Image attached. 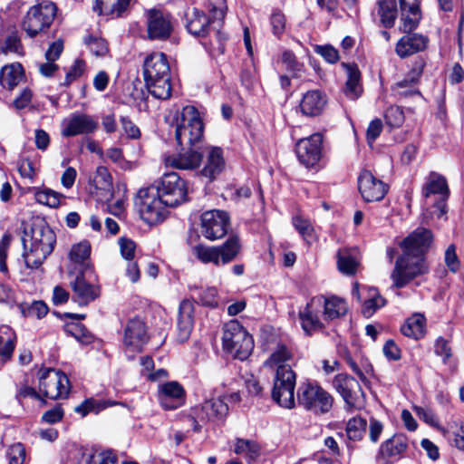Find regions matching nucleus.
<instances>
[{
    "mask_svg": "<svg viewBox=\"0 0 464 464\" xmlns=\"http://www.w3.org/2000/svg\"><path fill=\"white\" fill-rule=\"evenodd\" d=\"M208 11L211 18L201 10L188 8L185 14L186 28L196 36H205L212 31L220 43L219 51L223 53L222 42L227 39V35L220 31V27L227 11L226 0H208Z\"/></svg>",
    "mask_w": 464,
    "mask_h": 464,
    "instance_id": "1",
    "label": "nucleus"
},
{
    "mask_svg": "<svg viewBox=\"0 0 464 464\" xmlns=\"http://www.w3.org/2000/svg\"><path fill=\"white\" fill-rule=\"evenodd\" d=\"M143 79L148 92L156 99L171 96L170 66L163 53H152L143 62Z\"/></svg>",
    "mask_w": 464,
    "mask_h": 464,
    "instance_id": "2",
    "label": "nucleus"
},
{
    "mask_svg": "<svg viewBox=\"0 0 464 464\" xmlns=\"http://www.w3.org/2000/svg\"><path fill=\"white\" fill-rule=\"evenodd\" d=\"M173 127L176 142L182 150L197 146L203 140L204 123L194 106H185L181 111H177Z\"/></svg>",
    "mask_w": 464,
    "mask_h": 464,
    "instance_id": "3",
    "label": "nucleus"
},
{
    "mask_svg": "<svg viewBox=\"0 0 464 464\" xmlns=\"http://www.w3.org/2000/svg\"><path fill=\"white\" fill-rule=\"evenodd\" d=\"M67 271L76 301L81 305H86L99 297V287L88 282L93 275L90 263H69Z\"/></svg>",
    "mask_w": 464,
    "mask_h": 464,
    "instance_id": "4",
    "label": "nucleus"
},
{
    "mask_svg": "<svg viewBox=\"0 0 464 464\" xmlns=\"http://www.w3.org/2000/svg\"><path fill=\"white\" fill-rule=\"evenodd\" d=\"M134 204L141 219L150 226L162 222L169 215V208L161 199L156 187L139 189Z\"/></svg>",
    "mask_w": 464,
    "mask_h": 464,
    "instance_id": "5",
    "label": "nucleus"
},
{
    "mask_svg": "<svg viewBox=\"0 0 464 464\" xmlns=\"http://www.w3.org/2000/svg\"><path fill=\"white\" fill-rule=\"evenodd\" d=\"M222 346L234 358L243 361L251 354L254 340L237 320H230L223 327Z\"/></svg>",
    "mask_w": 464,
    "mask_h": 464,
    "instance_id": "6",
    "label": "nucleus"
},
{
    "mask_svg": "<svg viewBox=\"0 0 464 464\" xmlns=\"http://www.w3.org/2000/svg\"><path fill=\"white\" fill-rule=\"evenodd\" d=\"M57 7L50 1H44L32 6L22 22V29L33 38L44 33L53 24Z\"/></svg>",
    "mask_w": 464,
    "mask_h": 464,
    "instance_id": "7",
    "label": "nucleus"
},
{
    "mask_svg": "<svg viewBox=\"0 0 464 464\" xmlns=\"http://www.w3.org/2000/svg\"><path fill=\"white\" fill-rule=\"evenodd\" d=\"M297 401L315 414H324L332 409L334 398L318 384L304 382L297 390Z\"/></svg>",
    "mask_w": 464,
    "mask_h": 464,
    "instance_id": "8",
    "label": "nucleus"
},
{
    "mask_svg": "<svg viewBox=\"0 0 464 464\" xmlns=\"http://www.w3.org/2000/svg\"><path fill=\"white\" fill-rule=\"evenodd\" d=\"M152 187L169 208H176L188 200L187 183L176 172L164 174Z\"/></svg>",
    "mask_w": 464,
    "mask_h": 464,
    "instance_id": "9",
    "label": "nucleus"
},
{
    "mask_svg": "<svg viewBox=\"0 0 464 464\" xmlns=\"http://www.w3.org/2000/svg\"><path fill=\"white\" fill-rule=\"evenodd\" d=\"M295 373L291 366H281L276 369L272 398L281 407L292 409L295 407Z\"/></svg>",
    "mask_w": 464,
    "mask_h": 464,
    "instance_id": "10",
    "label": "nucleus"
},
{
    "mask_svg": "<svg viewBox=\"0 0 464 464\" xmlns=\"http://www.w3.org/2000/svg\"><path fill=\"white\" fill-rule=\"evenodd\" d=\"M39 391L44 397L51 400L65 398L70 391L69 379L60 371L46 369L40 374Z\"/></svg>",
    "mask_w": 464,
    "mask_h": 464,
    "instance_id": "11",
    "label": "nucleus"
},
{
    "mask_svg": "<svg viewBox=\"0 0 464 464\" xmlns=\"http://www.w3.org/2000/svg\"><path fill=\"white\" fill-rule=\"evenodd\" d=\"M229 227L230 217L224 210H208L200 217L201 234L208 240L214 241L224 237Z\"/></svg>",
    "mask_w": 464,
    "mask_h": 464,
    "instance_id": "12",
    "label": "nucleus"
},
{
    "mask_svg": "<svg viewBox=\"0 0 464 464\" xmlns=\"http://www.w3.org/2000/svg\"><path fill=\"white\" fill-rule=\"evenodd\" d=\"M333 385L345 401L348 411L362 408L363 392L355 378L345 373H340L334 378Z\"/></svg>",
    "mask_w": 464,
    "mask_h": 464,
    "instance_id": "13",
    "label": "nucleus"
},
{
    "mask_svg": "<svg viewBox=\"0 0 464 464\" xmlns=\"http://www.w3.org/2000/svg\"><path fill=\"white\" fill-rule=\"evenodd\" d=\"M241 249V244L237 236L229 237L221 246L196 247L197 256L200 261H230L237 257Z\"/></svg>",
    "mask_w": 464,
    "mask_h": 464,
    "instance_id": "14",
    "label": "nucleus"
},
{
    "mask_svg": "<svg viewBox=\"0 0 464 464\" xmlns=\"http://www.w3.org/2000/svg\"><path fill=\"white\" fill-rule=\"evenodd\" d=\"M148 341L149 334L145 322L138 317L130 319L123 332V345L126 353H140Z\"/></svg>",
    "mask_w": 464,
    "mask_h": 464,
    "instance_id": "15",
    "label": "nucleus"
},
{
    "mask_svg": "<svg viewBox=\"0 0 464 464\" xmlns=\"http://www.w3.org/2000/svg\"><path fill=\"white\" fill-rule=\"evenodd\" d=\"M432 239L430 230L419 227L401 241L400 247L406 257H420L430 248Z\"/></svg>",
    "mask_w": 464,
    "mask_h": 464,
    "instance_id": "16",
    "label": "nucleus"
},
{
    "mask_svg": "<svg viewBox=\"0 0 464 464\" xmlns=\"http://www.w3.org/2000/svg\"><path fill=\"white\" fill-rule=\"evenodd\" d=\"M323 136L314 133L300 139L295 145V151L299 161L306 168L314 167L322 157Z\"/></svg>",
    "mask_w": 464,
    "mask_h": 464,
    "instance_id": "17",
    "label": "nucleus"
},
{
    "mask_svg": "<svg viewBox=\"0 0 464 464\" xmlns=\"http://www.w3.org/2000/svg\"><path fill=\"white\" fill-rule=\"evenodd\" d=\"M449 193L450 191L446 179L437 172H430L422 188V195L426 198L436 194L441 197V200L434 206L435 210L433 211V214H435L438 218L446 215L445 200L448 198Z\"/></svg>",
    "mask_w": 464,
    "mask_h": 464,
    "instance_id": "18",
    "label": "nucleus"
},
{
    "mask_svg": "<svg viewBox=\"0 0 464 464\" xmlns=\"http://www.w3.org/2000/svg\"><path fill=\"white\" fill-rule=\"evenodd\" d=\"M148 35L150 39L165 40L169 37L173 24L170 14L160 10L147 12Z\"/></svg>",
    "mask_w": 464,
    "mask_h": 464,
    "instance_id": "19",
    "label": "nucleus"
},
{
    "mask_svg": "<svg viewBox=\"0 0 464 464\" xmlns=\"http://www.w3.org/2000/svg\"><path fill=\"white\" fill-rule=\"evenodd\" d=\"M62 464H117L111 450L81 449L72 453Z\"/></svg>",
    "mask_w": 464,
    "mask_h": 464,
    "instance_id": "20",
    "label": "nucleus"
},
{
    "mask_svg": "<svg viewBox=\"0 0 464 464\" xmlns=\"http://www.w3.org/2000/svg\"><path fill=\"white\" fill-rule=\"evenodd\" d=\"M358 188L362 198L367 202L380 201L387 193L386 184L366 169L358 177Z\"/></svg>",
    "mask_w": 464,
    "mask_h": 464,
    "instance_id": "21",
    "label": "nucleus"
},
{
    "mask_svg": "<svg viewBox=\"0 0 464 464\" xmlns=\"http://www.w3.org/2000/svg\"><path fill=\"white\" fill-rule=\"evenodd\" d=\"M98 123L90 115L73 113L63 121V137L70 138L82 134H89L97 129Z\"/></svg>",
    "mask_w": 464,
    "mask_h": 464,
    "instance_id": "22",
    "label": "nucleus"
},
{
    "mask_svg": "<svg viewBox=\"0 0 464 464\" xmlns=\"http://www.w3.org/2000/svg\"><path fill=\"white\" fill-rule=\"evenodd\" d=\"M423 67L424 63L422 62L416 63L409 74L402 81L394 84L392 87V93L397 99L401 100L414 96H420L417 84L423 72Z\"/></svg>",
    "mask_w": 464,
    "mask_h": 464,
    "instance_id": "23",
    "label": "nucleus"
},
{
    "mask_svg": "<svg viewBox=\"0 0 464 464\" xmlns=\"http://www.w3.org/2000/svg\"><path fill=\"white\" fill-rule=\"evenodd\" d=\"M158 399L161 407L171 411L185 402V390L178 382H167L159 386Z\"/></svg>",
    "mask_w": 464,
    "mask_h": 464,
    "instance_id": "24",
    "label": "nucleus"
},
{
    "mask_svg": "<svg viewBox=\"0 0 464 464\" xmlns=\"http://www.w3.org/2000/svg\"><path fill=\"white\" fill-rule=\"evenodd\" d=\"M427 263H396L392 273L393 285L396 288L404 287L413 278L427 273Z\"/></svg>",
    "mask_w": 464,
    "mask_h": 464,
    "instance_id": "25",
    "label": "nucleus"
},
{
    "mask_svg": "<svg viewBox=\"0 0 464 464\" xmlns=\"http://www.w3.org/2000/svg\"><path fill=\"white\" fill-rule=\"evenodd\" d=\"M428 43V37L419 34L408 33L398 41L395 52L401 58H406L416 53L424 51Z\"/></svg>",
    "mask_w": 464,
    "mask_h": 464,
    "instance_id": "26",
    "label": "nucleus"
},
{
    "mask_svg": "<svg viewBox=\"0 0 464 464\" xmlns=\"http://www.w3.org/2000/svg\"><path fill=\"white\" fill-rule=\"evenodd\" d=\"M198 416L202 423L208 421H218L223 420L227 412V404L220 398L206 401L201 406L198 407Z\"/></svg>",
    "mask_w": 464,
    "mask_h": 464,
    "instance_id": "27",
    "label": "nucleus"
},
{
    "mask_svg": "<svg viewBox=\"0 0 464 464\" xmlns=\"http://www.w3.org/2000/svg\"><path fill=\"white\" fill-rule=\"evenodd\" d=\"M314 298H321V302L317 306L324 307L323 316L326 321H332L344 316L348 312L346 301L337 295H318Z\"/></svg>",
    "mask_w": 464,
    "mask_h": 464,
    "instance_id": "28",
    "label": "nucleus"
},
{
    "mask_svg": "<svg viewBox=\"0 0 464 464\" xmlns=\"http://www.w3.org/2000/svg\"><path fill=\"white\" fill-rule=\"evenodd\" d=\"M321 298H312L303 311L299 312L301 325L304 333L311 335L314 332L321 330L324 327L323 323L318 316L317 304Z\"/></svg>",
    "mask_w": 464,
    "mask_h": 464,
    "instance_id": "29",
    "label": "nucleus"
},
{
    "mask_svg": "<svg viewBox=\"0 0 464 464\" xmlns=\"http://www.w3.org/2000/svg\"><path fill=\"white\" fill-rule=\"evenodd\" d=\"M175 156L165 159L166 165L179 169L192 170L197 169L202 161V154L192 147Z\"/></svg>",
    "mask_w": 464,
    "mask_h": 464,
    "instance_id": "30",
    "label": "nucleus"
},
{
    "mask_svg": "<svg viewBox=\"0 0 464 464\" xmlns=\"http://www.w3.org/2000/svg\"><path fill=\"white\" fill-rule=\"evenodd\" d=\"M326 102V96L321 91L311 90L303 95L300 110L306 116H317L322 113Z\"/></svg>",
    "mask_w": 464,
    "mask_h": 464,
    "instance_id": "31",
    "label": "nucleus"
},
{
    "mask_svg": "<svg viewBox=\"0 0 464 464\" xmlns=\"http://www.w3.org/2000/svg\"><path fill=\"white\" fill-rule=\"evenodd\" d=\"M207 159L200 173L210 181L216 179L225 168L223 151L218 147H209L207 149Z\"/></svg>",
    "mask_w": 464,
    "mask_h": 464,
    "instance_id": "32",
    "label": "nucleus"
},
{
    "mask_svg": "<svg viewBox=\"0 0 464 464\" xmlns=\"http://www.w3.org/2000/svg\"><path fill=\"white\" fill-rule=\"evenodd\" d=\"M194 304L188 299L183 300L179 308L178 330L179 339L186 341L191 333L194 324Z\"/></svg>",
    "mask_w": 464,
    "mask_h": 464,
    "instance_id": "33",
    "label": "nucleus"
},
{
    "mask_svg": "<svg viewBox=\"0 0 464 464\" xmlns=\"http://www.w3.org/2000/svg\"><path fill=\"white\" fill-rule=\"evenodd\" d=\"M16 345V334L8 325L0 326V369L11 360Z\"/></svg>",
    "mask_w": 464,
    "mask_h": 464,
    "instance_id": "34",
    "label": "nucleus"
},
{
    "mask_svg": "<svg viewBox=\"0 0 464 464\" xmlns=\"http://www.w3.org/2000/svg\"><path fill=\"white\" fill-rule=\"evenodd\" d=\"M293 357L294 353L292 345L290 343L279 342L276 343L270 356L265 362V365L276 370L281 366H289L285 363L291 361Z\"/></svg>",
    "mask_w": 464,
    "mask_h": 464,
    "instance_id": "35",
    "label": "nucleus"
},
{
    "mask_svg": "<svg viewBox=\"0 0 464 464\" xmlns=\"http://www.w3.org/2000/svg\"><path fill=\"white\" fill-rule=\"evenodd\" d=\"M24 78V68L19 63L5 65L0 71V84L3 88L12 91Z\"/></svg>",
    "mask_w": 464,
    "mask_h": 464,
    "instance_id": "36",
    "label": "nucleus"
},
{
    "mask_svg": "<svg viewBox=\"0 0 464 464\" xmlns=\"http://www.w3.org/2000/svg\"><path fill=\"white\" fill-rule=\"evenodd\" d=\"M365 299L362 304V314L364 317H372L377 310L386 304V299L380 294L379 290L375 287L366 286Z\"/></svg>",
    "mask_w": 464,
    "mask_h": 464,
    "instance_id": "37",
    "label": "nucleus"
},
{
    "mask_svg": "<svg viewBox=\"0 0 464 464\" xmlns=\"http://www.w3.org/2000/svg\"><path fill=\"white\" fill-rule=\"evenodd\" d=\"M347 72V81L343 92L350 100H356L362 92V88L360 83L361 72L358 67L354 64H345Z\"/></svg>",
    "mask_w": 464,
    "mask_h": 464,
    "instance_id": "38",
    "label": "nucleus"
},
{
    "mask_svg": "<svg viewBox=\"0 0 464 464\" xmlns=\"http://www.w3.org/2000/svg\"><path fill=\"white\" fill-rule=\"evenodd\" d=\"M426 319L420 314H414L409 317L401 327L403 335L419 340L425 334Z\"/></svg>",
    "mask_w": 464,
    "mask_h": 464,
    "instance_id": "39",
    "label": "nucleus"
},
{
    "mask_svg": "<svg viewBox=\"0 0 464 464\" xmlns=\"http://www.w3.org/2000/svg\"><path fill=\"white\" fill-rule=\"evenodd\" d=\"M377 5L382 25L386 28L392 27L398 14L396 0H378Z\"/></svg>",
    "mask_w": 464,
    "mask_h": 464,
    "instance_id": "40",
    "label": "nucleus"
},
{
    "mask_svg": "<svg viewBox=\"0 0 464 464\" xmlns=\"http://www.w3.org/2000/svg\"><path fill=\"white\" fill-rule=\"evenodd\" d=\"M130 0H95L93 10L100 14H116L120 16L128 7Z\"/></svg>",
    "mask_w": 464,
    "mask_h": 464,
    "instance_id": "41",
    "label": "nucleus"
},
{
    "mask_svg": "<svg viewBox=\"0 0 464 464\" xmlns=\"http://www.w3.org/2000/svg\"><path fill=\"white\" fill-rule=\"evenodd\" d=\"M234 452L243 455L248 463L255 461L260 455L259 445L251 440L237 439Z\"/></svg>",
    "mask_w": 464,
    "mask_h": 464,
    "instance_id": "42",
    "label": "nucleus"
},
{
    "mask_svg": "<svg viewBox=\"0 0 464 464\" xmlns=\"http://www.w3.org/2000/svg\"><path fill=\"white\" fill-rule=\"evenodd\" d=\"M292 223L307 245H313L317 241V235L309 219L296 215L292 218Z\"/></svg>",
    "mask_w": 464,
    "mask_h": 464,
    "instance_id": "43",
    "label": "nucleus"
},
{
    "mask_svg": "<svg viewBox=\"0 0 464 464\" xmlns=\"http://www.w3.org/2000/svg\"><path fill=\"white\" fill-rule=\"evenodd\" d=\"M93 186L104 193L107 200L111 197L112 179L107 168L102 166L97 168L93 178Z\"/></svg>",
    "mask_w": 464,
    "mask_h": 464,
    "instance_id": "44",
    "label": "nucleus"
},
{
    "mask_svg": "<svg viewBox=\"0 0 464 464\" xmlns=\"http://www.w3.org/2000/svg\"><path fill=\"white\" fill-rule=\"evenodd\" d=\"M406 448L405 439L401 436H394L382 445L381 453L384 458H395L401 455Z\"/></svg>",
    "mask_w": 464,
    "mask_h": 464,
    "instance_id": "45",
    "label": "nucleus"
},
{
    "mask_svg": "<svg viewBox=\"0 0 464 464\" xmlns=\"http://www.w3.org/2000/svg\"><path fill=\"white\" fill-rule=\"evenodd\" d=\"M113 403L110 401L105 400H96L94 398H89L83 401L81 404L74 408L75 412L81 414L82 417H85L87 414L99 413L102 410L106 409L108 406L112 405Z\"/></svg>",
    "mask_w": 464,
    "mask_h": 464,
    "instance_id": "46",
    "label": "nucleus"
},
{
    "mask_svg": "<svg viewBox=\"0 0 464 464\" xmlns=\"http://www.w3.org/2000/svg\"><path fill=\"white\" fill-rule=\"evenodd\" d=\"M18 308L25 317H35L41 319L48 313V306L43 301H34L33 303H21Z\"/></svg>",
    "mask_w": 464,
    "mask_h": 464,
    "instance_id": "47",
    "label": "nucleus"
},
{
    "mask_svg": "<svg viewBox=\"0 0 464 464\" xmlns=\"http://www.w3.org/2000/svg\"><path fill=\"white\" fill-rule=\"evenodd\" d=\"M193 292L192 297L197 298L198 301L204 306L217 307L218 304V292L214 287H208L200 289L198 287L191 288Z\"/></svg>",
    "mask_w": 464,
    "mask_h": 464,
    "instance_id": "48",
    "label": "nucleus"
},
{
    "mask_svg": "<svg viewBox=\"0 0 464 464\" xmlns=\"http://www.w3.org/2000/svg\"><path fill=\"white\" fill-rule=\"evenodd\" d=\"M366 420L357 417L351 419L346 425V434L350 440H360L366 430Z\"/></svg>",
    "mask_w": 464,
    "mask_h": 464,
    "instance_id": "49",
    "label": "nucleus"
},
{
    "mask_svg": "<svg viewBox=\"0 0 464 464\" xmlns=\"http://www.w3.org/2000/svg\"><path fill=\"white\" fill-rule=\"evenodd\" d=\"M34 197L35 200L42 205L57 208L60 205L63 195L50 188H44L37 190Z\"/></svg>",
    "mask_w": 464,
    "mask_h": 464,
    "instance_id": "50",
    "label": "nucleus"
},
{
    "mask_svg": "<svg viewBox=\"0 0 464 464\" xmlns=\"http://www.w3.org/2000/svg\"><path fill=\"white\" fill-rule=\"evenodd\" d=\"M281 63L285 69L292 73L294 77H300L304 69V64L296 60L295 55L291 51H285L281 54Z\"/></svg>",
    "mask_w": 464,
    "mask_h": 464,
    "instance_id": "51",
    "label": "nucleus"
},
{
    "mask_svg": "<svg viewBox=\"0 0 464 464\" xmlns=\"http://www.w3.org/2000/svg\"><path fill=\"white\" fill-rule=\"evenodd\" d=\"M52 233L48 231V235L44 236L42 231L32 229L31 240L35 245V251L40 247L44 252H50L53 249L52 246Z\"/></svg>",
    "mask_w": 464,
    "mask_h": 464,
    "instance_id": "52",
    "label": "nucleus"
},
{
    "mask_svg": "<svg viewBox=\"0 0 464 464\" xmlns=\"http://www.w3.org/2000/svg\"><path fill=\"white\" fill-rule=\"evenodd\" d=\"M91 244L88 241L72 246L70 252L71 261H86L91 256Z\"/></svg>",
    "mask_w": 464,
    "mask_h": 464,
    "instance_id": "53",
    "label": "nucleus"
},
{
    "mask_svg": "<svg viewBox=\"0 0 464 464\" xmlns=\"http://www.w3.org/2000/svg\"><path fill=\"white\" fill-rule=\"evenodd\" d=\"M66 331L82 343H90L93 339L92 334L81 324H72L67 326Z\"/></svg>",
    "mask_w": 464,
    "mask_h": 464,
    "instance_id": "54",
    "label": "nucleus"
},
{
    "mask_svg": "<svg viewBox=\"0 0 464 464\" xmlns=\"http://www.w3.org/2000/svg\"><path fill=\"white\" fill-rule=\"evenodd\" d=\"M384 116L386 123L392 128H398L404 122V113L399 106L389 107Z\"/></svg>",
    "mask_w": 464,
    "mask_h": 464,
    "instance_id": "55",
    "label": "nucleus"
},
{
    "mask_svg": "<svg viewBox=\"0 0 464 464\" xmlns=\"http://www.w3.org/2000/svg\"><path fill=\"white\" fill-rule=\"evenodd\" d=\"M6 456L9 464H24L26 457L25 449L23 444L15 443L8 449Z\"/></svg>",
    "mask_w": 464,
    "mask_h": 464,
    "instance_id": "56",
    "label": "nucleus"
},
{
    "mask_svg": "<svg viewBox=\"0 0 464 464\" xmlns=\"http://www.w3.org/2000/svg\"><path fill=\"white\" fill-rule=\"evenodd\" d=\"M1 49L4 53H14L19 55L23 54L21 40L16 33H13L6 37Z\"/></svg>",
    "mask_w": 464,
    "mask_h": 464,
    "instance_id": "57",
    "label": "nucleus"
},
{
    "mask_svg": "<svg viewBox=\"0 0 464 464\" xmlns=\"http://www.w3.org/2000/svg\"><path fill=\"white\" fill-rule=\"evenodd\" d=\"M85 44L96 56H102L108 52L107 44L102 38L89 36L85 39Z\"/></svg>",
    "mask_w": 464,
    "mask_h": 464,
    "instance_id": "58",
    "label": "nucleus"
},
{
    "mask_svg": "<svg viewBox=\"0 0 464 464\" xmlns=\"http://www.w3.org/2000/svg\"><path fill=\"white\" fill-rule=\"evenodd\" d=\"M119 246L121 256L126 260H132L136 257V244L129 238L119 239Z\"/></svg>",
    "mask_w": 464,
    "mask_h": 464,
    "instance_id": "59",
    "label": "nucleus"
},
{
    "mask_svg": "<svg viewBox=\"0 0 464 464\" xmlns=\"http://www.w3.org/2000/svg\"><path fill=\"white\" fill-rule=\"evenodd\" d=\"M415 413L417 416L422 420L425 423L429 424L432 427H438L439 426V420L436 416V414L428 408H423L420 406H415L413 408Z\"/></svg>",
    "mask_w": 464,
    "mask_h": 464,
    "instance_id": "60",
    "label": "nucleus"
},
{
    "mask_svg": "<svg viewBox=\"0 0 464 464\" xmlns=\"http://www.w3.org/2000/svg\"><path fill=\"white\" fill-rule=\"evenodd\" d=\"M85 63L82 60L77 59L69 71L66 72L65 82L63 85H69L73 81L78 79L84 72Z\"/></svg>",
    "mask_w": 464,
    "mask_h": 464,
    "instance_id": "61",
    "label": "nucleus"
},
{
    "mask_svg": "<svg viewBox=\"0 0 464 464\" xmlns=\"http://www.w3.org/2000/svg\"><path fill=\"white\" fill-rule=\"evenodd\" d=\"M434 352L438 356L442 358L444 363H447L452 355L451 348L450 347L448 341L443 337H439L436 340Z\"/></svg>",
    "mask_w": 464,
    "mask_h": 464,
    "instance_id": "62",
    "label": "nucleus"
},
{
    "mask_svg": "<svg viewBox=\"0 0 464 464\" xmlns=\"http://www.w3.org/2000/svg\"><path fill=\"white\" fill-rule=\"evenodd\" d=\"M420 13L409 14L405 13L404 15L401 14L402 25L401 30L404 33H410L414 30L420 22Z\"/></svg>",
    "mask_w": 464,
    "mask_h": 464,
    "instance_id": "63",
    "label": "nucleus"
},
{
    "mask_svg": "<svg viewBox=\"0 0 464 464\" xmlns=\"http://www.w3.org/2000/svg\"><path fill=\"white\" fill-rule=\"evenodd\" d=\"M455 428L452 431L451 445L459 450H464V423H455Z\"/></svg>",
    "mask_w": 464,
    "mask_h": 464,
    "instance_id": "64",
    "label": "nucleus"
}]
</instances>
